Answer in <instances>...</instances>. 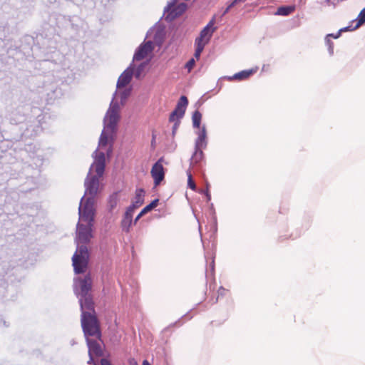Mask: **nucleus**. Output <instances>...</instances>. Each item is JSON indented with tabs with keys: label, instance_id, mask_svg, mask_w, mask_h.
<instances>
[{
	"label": "nucleus",
	"instance_id": "f257e3e1",
	"mask_svg": "<svg viewBox=\"0 0 365 365\" xmlns=\"http://www.w3.org/2000/svg\"><path fill=\"white\" fill-rule=\"evenodd\" d=\"M92 227L93 223L84 225L83 222H78L77 225L76 240L78 244H83L78 247L72 257L74 271L77 274L84 273L87 269L89 254L85 245L88 243L93 237Z\"/></svg>",
	"mask_w": 365,
	"mask_h": 365
},
{
	"label": "nucleus",
	"instance_id": "f03ea898",
	"mask_svg": "<svg viewBox=\"0 0 365 365\" xmlns=\"http://www.w3.org/2000/svg\"><path fill=\"white\" fill-rule=\"evenodd\" d=\"M192 125L195 129L197 138L195 143V153L191 158V164H197L204 158L202 149L207 147V131L204 124H202V115H192Z\"/></svg>",
	"mask_w": 365,
	"mask_h": 365
},
{
	"label": "nucleus",
	"instance_id": "7ed1b4c3",
	"mask_svg": "<svg viewBox=\"0 0 365 365\" xmlns=\"http://www.w3.org/2000/svg\"><path fill=\"white\" fill-rule=\"evenodd\" d=\"M81 326L86 336L101 338L100 325L96 314L83 312L81 314Z\"/></svg>",
	"mask_w": 365,
	"mask_h": 365
},
{
	"label": "nucleus",
	"instance_id": "20e7f679",
	"mask_svg": "<svg viewBox=\"0 0 365 365\" xmlns=\"http://www.w3.org/2000/svg\"><path fill=\"white\" fill-rule=\"evenodd\" d=\"M214 24V20H211L210 23L201 31L199 37L195 39V57L197 60L200 58L205 45L209 42L215 29H212Z\"/></svg>",
	"mask_w": 365,
	"mask_h": 365
},
{
	"label": "nucleus",
	"instance_id": "39448f33",
	"mask_svg": "<svg viewBox=\"0 0 365 365\" xmlns=\"http://www.w3.org/2000/svg\"><path fill=\"white\" fill-rule=\"evenodd\" d=\"M83 200V198L81 199V202ZM79 215L81 222L93 223L95 215L93 197H88L83 206H82V202L81 203L79 207Z\"/></svg>",
	"mask_w": 365,
	"mask_h": 365
},
{
	"label": "nucleus",
	"instance_id": "423d86ee",
	"mask_svg": "<svg viewBox=\"0 0 365 365\" xmlns=\"http://www.w3.org/2000/svg\"><path fill=\"white\" fill-rule=\"evenodd\" d=\"M150 174L154 180L155 186H158L165 178L164 168L162 158L159 159L152 167Z\"/></svg>",
	"mask_w": 365,
	"mask_h": 365
},
{
	"label": "nucleus",
	"instance_id": "0eeeda50",
	"mask_svg": "<svg viewBox=\"0 0 365 365\" xmlns=\"http://www.w3.org/2000/svg\"><path fill=\"white\" fill-rule=\"evenodd\" d=\"M98 177L91 176L86 178L85 181L86 195H89V197H95L99 190Z\"/></svg>",
	"mask_w": 365,
	"mask_h": 365
},
{
	"label": "nucleus",
	"instance_id": "6e6552de",
	"mask_svg": "<svg viewBox=\"0 0 365 365\" xmlns=\"http://www.w3.org/2000/svg\"><path fill=\"white\" fill-rule=\"evenodd\" d=\"M153 50V45L151 41H147L140 45L138 49L135 53L133 60L141 61L147 57Z\"/></svg>",
	"mask_w": 365,
	"mask_h": 365
},
{
	"label": "nucleus",
	"instance_id": "1a4fd4ad",
	"mask_svg": "<svg viewBox=\"0 0 365 365\" xmlns=\"http://www.w3.org/2000/svg\"><path fill=\"white\" fill-rule=\"evenodd\" d=\"M120 115H105L103 119L104 128L103 130L114 134Z\"/></svg>",
	"mask_w": 365,
	"mask_h": 365
},
{
	"label": "nucleus",
	"instance_id": "9d476101",
	"mask_svg": "<svg viewBox=\"0 0 365 365\" xmlns=\"http://www.w3.org/2000/svg\"><path fill=\"white\" fill-rule=\"evenodd\" d=\"M81 297L80 305L82 312H88L91 314H95L94 302L91 294H87Z\"/></svg>",
	"mask_w": 365,
	"mask_h": 365
},
{
	"label": "nucleus",
	"instance_id": "9b49d317",
	"mask_svg": "<svg viewBox=\"0 0 365 365\" xmlns=\"http://www.w3.org/2000/svg\"><path fill=\"white\" fill-rule=\"evenodd\" d=\"M80 294L81 296L91 294L90 291L92 288V279L90 274H87L83 279H79Z\"/></svg>",
	"mask_w": 365,
	"mask_h": 365
},
{
	"label": "nucleus",
	"instance_id": "f8f14e48",
	"mask_svg": "<svg viewBox=\"0 0 365 365\" xmlns=\"http://www.w3.org/2000/svg\"><path fill=\"white\" fill-rule=\"evenodd\" d=\"M145 191L143 189H137L135 197L132 201L131 205L128 209L135 211V209L140 207L144 202Z\"/></svg>",
	"mask_w": 365,
	"mask_h": 365
},
{
	"label": "nucleus",
	"instance_id": "ddd939ff",
	"mask_svg": "<svg viewBox=\"0 0 365 365\" xmlns=\"http://www.w3.org/2000/svg\"><path fill=\"white\" fill-rule=\"evenodd\" d=\"M93 167L96 172V176L101 178L105 170V154L103 153H99Z\"/></svg>",
	"mask_w": 365,
	"mask_h": 365
},
{
	"label": "nucleus",
	"instance_id": "4468645a",
	"mask_svg": "<svg viewBox=\"0 0 365 365\" xmlns=\"http://www.w3.org/2000/svg\"><path fill=\"white\" fill-rule=\"evenodd\" d=\"M187 9V5L184 3H181L177 6L170 5L169 6V14L167 18L173 19L181 14H182Z\"/></svg>",
	"mask_w": 365,
	"mask_h": 365
},
{
	"label": "nucleus",
	"instance_id": "2eb2a0df",
	"mask_svg": "<svg viewBox=\"0 0 365 365\" xmlns=\"http://www.w3.org/2000/svg\"><path fill=\"white\" fill-rule=\"evenodd\" d=\"M133 76V71L132 70H125L123 73L120 76L117 82V88L118 89H121L125 87L131 81Z\"/></svg>",
	"mask_w": 365,
	"mask_h": 365
},
{
	"label": "nucleus",
	"instance_id": "dca6fc26",
	"mask_svg": "<svg viewBox=\"0 0 365 365\" xmlns=\"http://www.w3.org/2000/svg\"><path fill=\"white\" fill-rule=\"evenodd\" d=\"M133 211L127 208L124 216L121 220V227L123 231L125 232H130V228L133 222Z\"/></svg>",
	"mask_w": 365,
	"mask_h": 365
},
{
	"label": "nucleus",
	"instance_id": "f3484780",
	"mask_svg": "<svg viewBox=\"0 0 365 365\" xmlns=\"http://www.w3.org/2000/svg\"><path fill=\"white\" fill-rule=\"evenodd\" d=\"M88 352L90 356L95 355L101 356L103 354V351L100 344L93 339H88Z\"/></svg>",
	"mask_w": 365,
	"mask_h": 365
},
{
	"label": "nucleus",
	"instance_id": "a211bd4d",
	"mask_svg": "<svg viewBox=\"0 0 365 365\" xmlns=\"http://www.w3.org/2000/svg\"><path fill=\"white\" fill-rule=\"evenodd\" d=\"M188 104V100L186 96H182L175 107V108L172 111L171 114H184L187 106Z\"/></svg>",
	"mask_w": 365,
	"mask_h": 365
},
{
	"label": "nucleus",
	"instance_id": "6ab92c4d",
	"mask_svg": "<svg viewBox=\"0 0 365 365\" xmlns=\"http://www.w3.org/2000/svg\"><path fill=\"white\" fill-rule=\"evenodd\" d=\"M123 106L124 105L120 104V100L118 99V95L115 94L110 103L107 114H118L120 111L121 107Z\"/></svg>",
	"mask_w": 365,
	"mask_h": 365
},
{
	"label": "nucleus",
	"instance_id": "aec40b11",
	"mask_svg": "<svg viewBox=\"0 0 365 365\" xmlns=\"http://www.w3.org/2000/svg\"><path fill=\"white\" fill-rule=\"evenodd\" d=\"M113 136V133L103 130L99 139V147L101 148L106 147L109 141L112 140Z\"/></svg>",
	"mask_w": 365,
	"mask_h": 365
},
{
	"label": "nucleus",
	"instance_id": "412c9836",
	"mask_svg": "<svg viewBox=\"0 0 365 365\" xmlns=\"http://www.w3.org/2000/svg\"><path fill=\"white\" fill-rule=\"evenodd\" d=\"M254 73L255 71L253 69L242 71L235 73L233 76V78L239 81L245 80L250 78Z\"/></svg>",
	"mask_w": 365,
	"mask_h": 365
},
{
	"label": "nucleus",
	"instance_id": "4be33fe9",
	"mask_svg": "<svg viewBox=\"0 0 365 365\" xmlns=\"http://www.w3.org/2000/svg\"><path fill=\"white\" fill-rule=\"evenodd\" d=\"M115 94L118 95V99L120 100V104L124 105L125 103V101H126L128 97L130 94V89L126 88L122 91H121V89H120V90L118 89V91L116 92Z\"/></svg>",
	"mask_w": 365,
	"mask_h": 365
},
{
	"label": "nucleus",
	"instance_id": "5701e85b",
	"mask_svg": "<svg viewBox=\"0 0 365 365\" xmlns=\"http://www.w3.org/2000/svg\"><path fill=\"white\" fill-rule=\"evenodd\" d=\"M294 11V6H280L277 9L275 14L280 16H287L292 13Z\"/></svg>",
	"mask_w": 365,
	"mask_h": 365
},
{
	"label": "nucleus",
	"instance_id": "b1692460",
	"mask_svg": "<svg viewBox=\"0 0 365 365\" xmlns=\"http://www.w3.org/2000/svg\"><path fill=\"white\" fill-rule=\"evenodd\" d=\"M356 23V27H360L361 25L365 24V7L359 12L357 18L351 21V23Z\"/></svg>",
	"mask_w": 365,
	"mask_h": 365
},
{
	"label": "nucleus",
	"instance_id": "393cba45",
	"mask_svg": "<svg viewBox=\"0 0 365 365\" xmlns=\"http://www.w3.org/2000/svg\"><path fill=\"white\" fill-rule=\"evenodd\" d=\"M158 204V199L153 200L149 205H146L141 210V215H145L148 212L151 211L153 209H154L155 207H157Z\"/></svg>",
	"mask_w": 365,
	"mask_h": 365
},
{
	"label": "nucleus",
	"instance_id": "a878e982",
	"mask_svg": "<svg viewBox=\"0 0 365 365\" xmlns=\"http://www.w3.org/2000/svg\"><path fill=\"white\" fill-rule=\"evenodd\" d=\"M324 43L325 46L327 47V50L329 52V54L330 56L334 55V42L331 41V38L327 37V36L324 37Z\"/></svg>",
	"mask_w": 365,
	"mask_h": 365
},
{
	"label": "nucleus",
	"instance_id": "bb28decb",
	"mask_svg": "<svg viewBox=\"0 0 365 365\" xmlns=\"http://www.w3.org/2000/svg\"><path fill=\"white\" fill-rule=\"evenodd\" d=\"M182 115H170L169 120L171 122H175L173 127V133L175 134L176 132L179 124H180V118L179 117H182Z\"/></svg>",
	"mask_w": 365,
	"mask_h": 365
},
{
	"label": "nucleus",
	"instance_id": "cd10ccee",
	"mask_svg": "<svg viewBox=\"0 0 365 365\" xmlns=\"http://www.w3.org/2000/svg\"><path fill=\"white\" fill-rule=\"evenodd\" d=\"M187 185L188 187L192 189V190H196V185L192 180V176L191 174V172L190 170L187 171Z\"/></svg>",
	"mask_w": 365,
	"mask_h": 365
},
{
	"label": "nucleus",
	"instance_id": "c85d7f7f",
	"mask_svg": "<svg viewBox=\"0 0 365 365\" xmlns=\"http://www.w3.org/2000/svg\"><path fill=\"white\" fill-rule=\"evenodd\" d=\"M350 25H348L346 26H344L343 28H341L339 30V31H341V34H342L343 32H346V31H354L356 29H357L359 27H356V25L355 26H353L352 24L354 23H351V21L350 22Z\"/></svg>",
	"mask_w": 365,
	"mask_h": 365
},
{
	"label": "nucleus",
	"instance_id": "c756f323",
	"mask_svg": "<svg viewBox=\"0 0 365 365\" xmlns=\"http://www.w3.org/2000/svg\"><path fill=\"white\" fill-rule=\"evenodd\" d=\"M195 58H196L194 56V58L190 59L185 64V68L187 69L188 72H190L191 70L194 68L195 65Z\"/></svg>",
	"mask_w": 365,
	"mask_h": 365
},
{
	"label": "nucleus",
	"instance_id": "7c9ffc66",
	"mask_svg": "<svg viewBox=\"0 0 365 365\" xmlns=\"http://www.w3.org/2000/svg\"><path fill=\"white\" fill-rule=\"evenodd\" d=\"M326 36L331 39V38L337 39L341 36V31H339V30H338V31L336 33H330V34H327Z\"/></svg>",
	"mask_w": 365,
	"mask_h": 365
},
{
	"label": "nucleus",
	"instance_id": "2f4dec72",
	"mask_svg": "<svg viewBox=\"0 0 365 365\" xmlns=\"http://www.w3.org/2000/svg\"><path fill=\"white\" fill-rule=\"evenodd\" d=\"M246 0H234L227 7V9H225L224 14H226L229 11V10L232 7L234 6L235 5H236L237 3L239 2H244Z\"/></svg>",
	"mask_w": 365,
	"mask_h": 365
},
{
	"label": "nucleus",
	"instance_id": "473e14b6",
	"mask_svg": "<svg viewBox=\"0 0 365 365\" xmlns=\"http://www.w3.org/2000/svg\"><path fill=\"white\" fill-rule=\"evenodd\" d=\"M344 1L343 0H331V5L333 6L334 8L339 3Z\"/></svg>",
	"mask_w": 365,
	"mask_h": 365
},
{
	"label": "nucleus",
	"instance_id": "72a5a7b5",
	"mask_svg": "<svg viewBox=\"0 0 365 365\" xmlns=\"http://www.w3.org/2000/svg\"><path fill=\"white\" fill-rule=\"evenodd\" d=\"M101 365H112L110 364V362L108 360L106 359H101Z\"/></svg>",
	"mask_w": 365,
	"mask_h": 365
},
{
	"label": "nucleus",
	"instance_id": "f704fd0d",
	"mask_svg": "<svg viewBox=\"0 0 365 365\" xmlns=\"http://www.w3.org/2000/svg\"><path fill=\"white\" fill-rule=\"evenodd\" d=\"M227 292V289H225V288L223 287H220L219 289H218V294L219 295H222L223 294H225V292Z\"/></svg>",
	"mask_w": 365,
	"mask_h": 365
},
{
	"label": "nucleus",
	"instance_id": "c9c22d12",
	"mask_svg": "<svg viewBox=\"0 0 365 365\" xmlns=\"http://www.w3.org/2000/svg\"><path fill=\"white\" fill-rule=\"evenodd\" d=\"M129 365H138V362L134 359H130L128 360Z\"/></svg>",
	"mask_w": 365,
	"mask_h": 365
},
{
	"label": "nucleus",
	"instance_id": "e433bc0d",
	"mask_svg": "<svg viewBox=\"0 0 365 365\" xmlns=\"http://www.w3.org/2000/svg\"><path fill=\"white\" fill-rule=\"evenodd\" d=\"M144 215H141V211L140 212V213L137 215V217H135V220H134V224L135 225L136 222L139 220V219L140 217H142Z\"/></svg>",
	"mask_w": 365,
	"mask_h": 365
},
{
	"label": "nucleus",
	"instance_id": "4c0bfd02",
	"mask_svg": "<svg viewBox=\"0 0 365 365\" xmlns=\"http://www.w3.org/2000/svg\"><path fill=\"white\" fill-rule=\"evenodd\" d=\"M322 4H324L325 6H331V0H324Z\"/></svg>",
	"mask_w": 365,
	"mask_h": 365
},
{
	"label": "nucleus",
	"instance_id": "58836bf2",
	"mask_svg": "<svg viewBox=\"0 0 365 365\" xmlns=\"http://www.w3.org/2000/svg\"><path fill=\"white\" fill-rule=\"evenodd\" d=\"M143 365H150V364L147 360H144L143 361Z\"/></svg>",
	"mask_w": 365,
	"mask_h": 365
},
{
	"label": "nucleus",
	"instance_id": "ea45409f",
	"mask_svg": "<svg viewBox=\"0 0 365 365\" xmlns=\"http://www.w3.org/2000/svg\"><path fill=\"white\" fill-rule=\"evenodd\" d=\"M206 195L207 197V200H210V195L209 194L208 191L207 190L206 192Z\"/></svg>",
	"mask_w": 365,
	"mask_h": 365
},
{
	"label": "nucleus",
	"instance_id": "a19ab883",
	"mask_svg": "<svg viewBox=\"0 0 365 365\" xmlns=\"http://www.w3.org/2000/svg\"><path fill=\"white\" fill-rule=\"evenodd\" d=\"M90 360L88 361V364H91L92 361H93V358H92V356H90Z\"/></svg>",
	"mask_w": 365,
	"mask_h": 365
},
{
	"label": "nucleus",
	"instance_id": "79ce46f5",
	"mask_svg": "<svg viewBox=\"0 0 365 365\" xmlns=\"http://www.w3.org/2000/svg\"><path fill=\"white\" fill-rule=\"evenodd\" d=\"M193 114L197 115V114H200V113L197 110H196V111L194 112Z\"/></svg>",
	"mask_w": 365,
	"mask_h": 365
}]
</instances>
